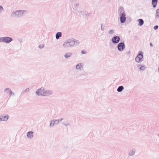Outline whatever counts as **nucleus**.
Wrapping results in <instances>:
<instances>
[{
	"instance_id": "nucleus-18",
	"label": "nucleus",
	"mask_w": 159,
	"mask_h": 159,
	"mask_svg": "<svg viewBox=\"0 0 159 159\" xmlns=\"http://www.w3.org/2000/svg\"><path fill=\"white\" fill-rule=\"evenodd\" d=\"M5 91L7 92V93H8V92L10 93V95L11 94V93H12V92L11 91V90L9 88H7L5 89Z\"/></svg>"
},
{
	"instance_id": "nucleus-26",
	"label": "nucleus",
	"mask_w": 159,
	"mask_h": 159,
	"mask_svg": "<svg viewBox=\"0 0 159 159\" xmlns=\"http://www.w3.org/2000/svg\"><path fill=\"white\" fill-rule=\"evenodd\" d=\"M134 154V153L133 152H132L129 153V155H132Z\"/></svg>"
},
{
	"instance_id": "nucleus-1",
	"label": "nucleus",
	"mask_w": 159,
	"mask_h": 159,
	"mask_svg": "<svg viewBox=\"0 0 159 159\" xmlns=\"http://www.w3.org/2000/svg\"><path fill=\"white\" fill-rule=\"evenodd\" d=\"M12 40V39L9 37H5L0 38V42H3L9 43Z\"/></svg>"
},
{
	"instance_id": "nucleus-20",
	"label": "nucleus",
	"mask_w": 159,
	"mask_h": 159,
	"mask_svg": "<svg viewBox=\"0 0 159 159\" xmlns=\"http://www.w3.org/2000/svg\"><path fill=\"white\" fill-rule=\"evenodd\" d=\"M63 124L64 125H69L68 122L67 121H64L63 122Z\"/></svg>"
},
{
	"instance_id": "nucleus-11",
	"label": "nucleus",
	"mask_w": 159,
	"mask_h": 159,
	"mask_svg": "<svg viewBox=\"0 0 159 159\" xmlns=\"http://www.w3.org/2000/svg\"><path fill=\"white\" fill-rule=\"evenodd\" d=\"M33 133L32 132H29L28 133L27 137L28 138L31 139L32 138L33 136Z\"/></svg>"
},
{
	"instance_id": "nucleus-22",
	"label": "nucleus",
	"mask_w": 159,
	"mask_h": 159,
	"mask_svg": "<svg viewBox=\"0 0 159 159\" xmlns=\"http://www.w3.org/2000/svg\"><path fill=\"white\" fill-rule=\"evenodd\" d=\"M158 28V26L157 25H156L154 27V30H157Z\"/></svg>"
},
{
	"instance_id": "nucleus-24",
	"label": "nucleus",
	"mask_w": 159,
	"mask_h": 159,
	"mask_svg": "<svg viewBox=\"0 0 159 159\" xmlns=\"http://www.w3.org/2000/svg\"><path fill=\"white\" fill-rule=\"evenodd\" d=\"M113 30H110L109 31V33L110 34H111L113 33Z\"/></svg>"
},
{
	"instance_id": "nucleus-15",
	"label": "nucleus",
	"mask_w": 159,
	"mask_h": 159,
	"mask_svg": "<svg viewBox=\"0 0 159 159\" xmlns=\"http://www.w3.org/2000/svg\"><path fill=\"white\" fill-rule=\"evenodd\" d=\"M82 67V65L81 64H78L76 67V68L77 69L80 70L81 69V68Z\"/></svg>"
},
{
	"instance_id": "nucleus-27",
	"label": "nucleus",
	"mask_w": 159,
	"mask_h": 159,
	"mask_svg": "<svg viewBox=\"0 0 159 159\" xmlns=\"http://www.w3.org/2000/svg\"><path fill=\"white\" fill-rule=\"evenodd\" d=\"M143 68H144V67L143 66H142L141 67H140V69H142Z\"/></svg>"
},
{
	"instance_id": "nucleus-21",
	"label": "nucleus",
	"mask_w": 159,
	"mask_h": 159,
	"mask_svg": "<svg viewBox=\"0 0 159 159\" xmlns=\"http://www.w3.org/2000/svg\"><path fill=\"white\" fill-rule=\"evenodd\" d=\"M82 53L84 54H86V53H87V52L86 51H85L84 50H83L82 51Z\"/></svg>"
},
{
	"instance_id": "nucleus-28",
	"label": "nucleus",
	"mask_w": 159,
	"mask_h": 159,
	"mask_svg": "<svg viewBox=\"0 0 159 159\" xmlns=\"http://www.w3.org/2000/svg\"><path fill=\"white\" fill-rule=\"evenodd\" d=\"M150 45L151 47H153V45L152 43H150Z\"/></svg>"
},
{
	"instance_id": "nucleus-17",
	"label": "nucleus",
	"mask_w": 159,
	"mask_h": 159,
	"mask_svg": "<svg viewBox=\"0 0 159 159\" xmlns=\"http://www.w3.org/2000/svg\"><path fill=\"white\" fill-rule=\"evenodd\" d=\"M71 55V54L70 53H66L65 55V57L66 58L70 57Z\"/></svg>"
},
{
	"instance_id": "nucleus-19",
	"label": "nucleus",
	"mask_w": 159,
	"mask_h": 159,
	"mask_svg": "<svg viewBox=\"0 0 159 159\" xmlns=\"http://www.w3.org/2000/svg\"><path fill=\"white\" fill-rule=\"evenodd\" d=\"M156 16L157 17H159V9H158L157 10Z\"/></svg>"
},
{
	"instance_id": "nucleus-16",
	"label": "nucleus",
	"mask_w": 159,
	"mask_h": 159,
	"mask_svg": "<svg viewBox=\"0 0 159 159\" xmlns=\"http://www.w3.org/2000/svg\"><path fill=\"white\" fill-rule=\"evenodd\" d=\"M123 89V87L122 86H120L118 87L117 90L118 92H120L122 91Z\"/></svg>"
},
{
	"instance_id": "nucleus-7",
	"label": "nucleus",
	"mask_w": 159,
	"mask_h": 159,
	"mask_svg": "<svg viewBox=\"0 0 159 159\" xmlns=\"http://www.w3.org/2000/svg\"><path fill=\"white\" fill-rule=\"evenodd\" d=\"M125 16V15L124 13L122 14L121 15L120 19L121 22L122 23H123L125 22L126 20V17Z\"/></svg>"
},
{
	"instance_id": "nucleus-23",
	"label": "nucleus",
	"mask_w": 159,
	"mask_h": 159,
	"mask_svg": "<svg viewBox=\"0 0 159 159\" xmlns=\"http://www.w3.org/2000/svg\"><path fill=\"white\" fill-rule=\"evenodd\" d=\"M3 9V8L2 6H0V12Z\"/></svg>"
},
{
	"instance_id": "nucleus-2",
	"label": "nucleus",
	"mask_w": 159,
	"mask_h": 159,
	"mask_svg": "<svg viewBox=\"0 0 159 159\" xmlns=\"http://www.w3.org/2000/svg\"><path fill=\"white\" fill-rule=\"evenodd\" d=\"M40 95L43 96H48L52 93V92L51 91L44 90L43 89H40Z\"/></svg>"
},
{
	"instance_id": "nucleus-6",
	"label": "nucleus",
	"mask_w": 159,
	"mask_h": 159,
	"mask_svg": "<svg viewBox=\"0 0 159 159\" xmlns=\"http://www.w3.org/2000/svg\"><path fill=\"white\" fill-rule=\"evenodd\" d=\"M120 40V38L118 36H115L112 39V42L114 43H118Z\"/></svg>"
},
{
	"instance_id": "nucleus-4",
	"label": "nucleus",
	"mask_w": 159,
	"mask_h": 159,
	"mask_svg": "<svg viewBox=\"0 0 159 159\" xmlns=\"http://www.w3.org/2000/svg\"><path fill=\"white\" fill-rule=\"evenodd\" d=\"M74 44V42L72 40H69L67 42H65L64 45L65 46H70Z\"/></svg>"
},
{
	"instance_id": "nucleus-14",
	"label": "nucleus",
	"mask_w": 159,
	"mask_h": 159,
	"mask_svg": "<svg viewBox=\"0 0 159 159\" xmlns=\"http://www.w3.org/2000/svg\"><path fill=\"white\" fill-rule=\"evenodd\" d=\"M138 21L139 22V25L141 26L143 24L144 21L142 19H139Z\"/></svg>"
},
{
	"instance_id": "nucleus-3",
	"label": "nucleus",
	"mask_w": 159,
	"mask_h": 159,
	"mask_svg": "<svg viewBox=\"0 0 159 159\" xmlns=\"http://www.w3.org/2000/svg\"><path fill=\"white\" fill-rule=\"evenodd\" d=\"M143 56L141 53H139L135 58V60L137 62H140L143 60Z\"/></svg>"
},
{
	"instance_id": "nucleus-5",
	"label": "nucleus",
	"mask_w": 159,
	"mask_h": 159,
	"mask_svg": "<svg viewBox=\"0 0 159 159\" xmlns=\"http://www.w3.org/2000/svg\"><path fill=\"white\" fill-rule=\"evenodd\" d=\"M118 49L120 51L123 50L125 48V45L123 43H121L119 44L118 46Z\"/></svg>"
},
{
	"instance_id": "nucleus-9",
	"label": "nucleus",
	"mask_w": 159,
	"mask_h": 159,
	"mask_svg": "<svg viewBox=\"0 0 159 159\" xmlns=\"http://www.w3.org/2000/svg\"><path fill=\"white\" fill-rule=\"evenodd\" d=\"M8 119V116H2L0 117V121H6Z\"/></svg>"
},
{
	"instance_id": "nucleus-8",
	"label": "nucleus",
	"mask_w": 159,
	"mask_h": 159,
	"mask_svg": "<svg viewBox=\"0 0 159 159\" xmlns=\"http://www.w3.org/2000/svg\"><path fill=\"white\" fill-rule=\"evenodd\" d=\"M25 12V11H17L15 12H13V15H21V14H23L24 12Z\"/></svg>"
},
{
	"instance_id": "nucleus-10",
	"label": "nucleus",
	"mask_w": 159,
	"mask_h": 159,
	"mask_svg": "<svg viewBox=\"0 0 159 159\" xmlns=\"http://www.w3.org/2000/svg\"><path fill=\"white\" fill-rule=\"evenodd\" d=\"M61 120H56L55 121L52 120L51 121L50 125L51 126H52L54 124H57L59 123V121H60Z\"/></svg>"
},
{
	"instance_id": "nucleus-13",
	"label": "nucleus",
	"mask_w": 159,
	"mask_h": 159,
	"mask_svg": "<svg viewBox=\"0 0 159 159\" xmlns=\"http://www.w3.org/2000/svg\"><path fill=\"white\" fill-rule=\"evenodd\" d=\"M61 32H57L56 35V38L57 39H58L60 37H61Z\"/></svg>"
},
{
	"instance_id": "nucleus-12",
	"label": "nucleus",
	"mask_w": 159,
	"mask_h": 159,
	"mask_svg": "<svg viewBox=\"0 0 159 159\" xmlns=\"http://www.w3.org/2000/svg\"><path fill=\"white\" fill-rule=\"evenodd\" d=\"M157 2V0H152V3L154 7H155Z\"/></svg>"
},
{
	"instance_id": "nucleus-25",
	"label": "nucleus",
	"mask_w": 159,
	"mask_h": 159,
	"mask_svg": "<svg viewBox=\"0 0 159 159\" xmlns=\"http://www.w3.org/2000/svg\"><path fill=\"white\" fill-rule=\"evenodd\" d=\"M36 93L38 95H39V89L37 91H36Z\"/></svg>"
}]
</instances>
